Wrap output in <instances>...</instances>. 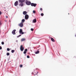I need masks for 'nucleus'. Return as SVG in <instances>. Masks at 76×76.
Wrapping results in <instances>:
<instances>
[{"instance_id": "obj_3", "label": "nucleus", "mask_w": 76, "mask_h": 76, "mask_svg": "<svg viewBox=\"0 0 76 76\" xmlns=\"http://www.w3.org/2000/svg\"><path fill=\"white\" fill-rule=\"evenodd\" d=\"M25 19H26L27 20L29 18V16L28 15L26 14L25 15Z\"/></svg>"}, {"instance_id": "obj_1", "label": "nucleus", "mask_w": 76, "mask_h": 76, "mask_svg": "<svg viewBox=\"0 0 76 76\" xmlns=\"http://www.w3.org/2000/svg\"><path fill=\"white\" fill-rule=\"evenodd\" d=\"M20 50L21 51H23V50H24V48L23 47V45H21L20 46Z\"/></svg>"}, {"instance_id": "obj_30", "label": "nucleus", "mask_w": 76, "mask_h": 76, "mask_svg": "<svg viewBox=\"0 0 76 76\" xmlns=\"http://www.w3.org/2000/svg\"><path fill=\"white\" fill-rule=\"evenodd\" d=\"M2 49V48L1 46H0V50H1Z\"/></svg>"}, {"instance_id": "obj_7", "label": "nucleus", "mask_w": 76, "mask_h": 76, "mask_svg": "<svg viewBox=\"0 0 76 76\" xmlns=\"http://www.w3.org/2000/svg\"><path fill=\"white\" fill-rule=\"evenodd\" d=\"M14 5L15 6H17L18 5V1H16L14 4Z\"/></svg>"}, {"instance_id": "obj_6", "label": "nucleus", "mask_w": 76, "mask_h": 76, "mask_svg": "<svg viewBox=\"0 0 76 76\" xmlns=\"http://www.w3.org/2000/svg\"><path fill=\"white\" fill-rule=\"evenodd\" d=\"M19 26H20V27H23V24L22 23H20L19 24Z\"/></svg>"}, {"instance_id": "obj_17", "label": "nucleus", "mask_w": 76, "mask_h": 76, "mask_svg": "<svg viewBox=\"0 0 76 76\" xmlns=\"http://www.w3.org/2000/svg\"><path fill=\"white\" fill-rule=\"evenodd\" d=\"M20 6H23V4L21 3H20V4H19Z\"/></svg>"}, {"instance_id": "obj_18", "label": "nucleus", "mask_w": 76, "mask_h": 76, "mask_svg": "<svg viewBox=\"0 0 76 76\" xmlns=\"http://www.w3.org/2000/svg\"><path fill=\"white\" fill-rule=\"evenodd\" d=\"M25 39H21V41H25Z\"/></svg>"}, {"instance_id": "obj_13", "label": "nucleus", "mask_w": 76, "mask_h": 76, "mask_svg": "<svg viewBox=\"0 0 76 76\" xmlns=\"http://www.w3.org/2000/svg\"><path fill=\"white\" fill-rule=\"evenodd\" d=\"M51 41H53V42H55V40H54V39H53V38L51 37Z\"/></svg>"}, {"instance_id": "obj_19", "label": "nucleus", "mask_w": 76, "mask_h": 76, "mask_svg": "<svg viewBox=\"0 0 76 76\" xmlns=\"http://www.w3.org/2000/svg\"><path fill=\"white\" fill-rule=\"evenodd\" d=\"M11 52H12V53H14L15 52V50H11Z\"/></svg>"}, {"instance_id": "obj_5", "label": "nucleus", "mask_w": 76, "mask_h": 76, "mask_svg": "<svg viewBox=\"0 0 76 76\" xmlns=\"http://www.w3.org/2000/svg\"><path fill=\"white\" fill-rule=\"evenodd\" d=\"M31 6H34V7H36V6H37V4L32 3L31 4Z\"/></svg>"}, {"instance_id": "obj_25", "label": "nucleus", "mask_w": 76, "mask_h": 76, "mask_svg": "<svg viewBox=\"0 0 76 76\" xmlns=\"http://www.w3.org/2000/svg\"><path fill=\"white\" fill-rule=\"evenodd\" d=\"M33 13H35V11L34 10L33 11Z\"/></svg>"}, {"instance_id": "obj_12", "label": "nucleus", "mask_w": 76, "mask_h": 76, "mask_svg": "<svg viewBox=\"0 0 76 76\" xmlns=\"http://www.w3.org/2000/svg\"><path fill=\"white\" fill-rule=\"evenodd\" d=\"M28 51V49H25L24 50V51L23 52V53L24 54H26V51Z\"/></svg>"}, {"instance_id": "obj_22", "label": "nucleus", "mask_w": 76, "mask_h": 76, "mask_svg": "<svg viewBox=\"0 0 76 76\" xmlns=\"http://www.w3.org/2000/svg\"><path fill=\"white\" fill-rule=\"evenodd\" d=\"M4 42H1V44H2V45H4Z\"/></svg>"}, {"instance_id": "obj_34", "label": "nucleus", "mask_w": 76, "mask_h": 76, "mask_svg": "<svg viewBox=\"0 0 76 76\" xmlns=\"http://www.w3.org/2000/svg\"><path fill=\"white\" fill-rule=\"evenodd\" d=\"M68 15H69V13H68Z\"/></svg>"}, {"instance_id": "obj_15", "label": "nucleus", "mask_w": 76, "mask_h": 76, "mask_svg": "<svg viewBox=\"0 0 76 76\" xmlns=\"http://www.w3.org/2000/svg\"><path fill=\"white\" fill-rule=\"evenodd\" d=\"M25 21V19H22V20L21 23H23V22H24Z\"/></svg>"}, {"instance_id": "obj_20", "label": "nucleus", "mask_w": 76, "mask_h": 76, "mask_svg": "<svg viewBox=\"0 0 76 76\" xmlns=\"http://www.w3.org/2000/svg\"><path fill=\"white\" fill-rule=\"evenodd\" d=\"M10 55V53H7V56H9Z\"/></svg>"}, {"instance_id": "obj_32", "label": "nucleus", "mask_w": 76, "mask_h": 76, "mask_svg": "<svg viewBox=\"0 0 76 76\" xmlns=\"http://www.w3.org/2000/svg\"><path fill=\"white\" fill-rule=\"evenodd\" d=\"M20 36H21V35H20L18 36V37H20Z\"/></svg>"}, {"instance_id": "obj_27", "label": "nucleus", "mask_w": 76, "mask_h": 76, "mask_svg": "<svg viewBox=\"0 0 76 76\" xmlns=\"http://www.w3.org/2000/svg\"><path fill=\"white\" fill-rule=\"evenodd\" d=\"M27 58H29L30 57L28 55L27 56Z\"/></svg>"}, {"instance_id": "obj_4", "label": "nucleus", "mask_w": 76, "mask_h": 76, "mask_svg": "<svg viewBox=\"0 0 76 76\" xmlns=\"http://www.w3.org/2000/svg\"><path fill=\"white\" fill-rule=\"evenodd\" d=\"M37 73H38V72L36 71H35L33 72V74L35 76V75H37Z\"/></svg>"}, {"instance_id": "obj_14", "label": "nucleus", "mask_w": 76, "mask_h": 76, "mask_svg": "<svg viewBox=\"0 0 76 76\" xmlns=\"http://www.w3.org/2000/svg\"><path fill=\"white\" fill-rule=\"evenodd\" d=\"M27 12H26V11H24L23 12V15H26V14H27Z\"/></svg>"}, {"instance_id": "obj_16", "label": "nucleus", "mask_w": 76, "mask_h": 76, "mask_svg": "<svg viewBox=\"0 0 76 76\" xmlns=\"http://www.w3.org/2000/svg\"><path fill=\"white\" fill-rule=\"evenodd\" d=\"M39 53V50H37V52H35V54H38Z\"/></svg>"}, {"instance_id": "obj_9", "label": "nucleus", "mask_w": 76, "mask_h": 76, "mask_svg": "<svg viewBox=\"0 0 76 76\" xmlns=\"http://www.w3.org/2000/svg\"><path fill=\"white\" fill-rule=\"evenodd\" d=\"M25 0H19V2H20V3H23V2H25Z\"/></svg>"}, {"instance_id": "obj_2", "label": "nucleus", "mask_w": 76, "mask_h": 76, "mask_svg": "<svg viewBox=\"0 0 76 76\" xmlns=\"http://www.w3.org/2000/svg\"><path fill=\"white\" fill-rule=\"evenodd\" d=\"M26 4L27 5H30L31 4V2L30 1H27L26 2Z\"/></svg>"}, {"instance_id": "obj_29", "label": "nucleus", "mask_w": 76, "mask_h": 76, "mask_svg": "<svg viewBox=\"0 0 76 76\" xmlns=\"http://www.w3.org/2000/svg\"><path fill=\"white\" fill-rule=\"evenodd\" d=\"M40 10L41 11H42V9L41 8L40 9Z\"/></svg>"}, {"instance_id": "obj_10", "label": "nucleus", "mask_w": 76, "mask_h": 76, "mask_svg": "<svg viewBox=\"0 0 76 76\" xmlns=\"http://www.w3.org/2000/svg\"><path fill=\"white\" fill-rule=\"evenodd\" d=\"M33 23H36L37 22V19H35L33 20Z\"/></svg>"}, {"instance_id": "obj_8", "label": "nucleus", "mask_w": 76, "mask_h": 76, "mask_svg": "<svg viewBox=\"0 0 76 76\" xmlns=\"http://www.w3.org/2000/svg\"><path fill=\"white\" fill-rule=\"evenodd\" d=\"M16 31V30L15 29L12 32V34L13 35H15V34H16V33H15Z\"/></svg>"}, {"instance_id": "obj_11", "label": "nucleus", "mask_w": 76, "mask_h": 76, "mask_svg": "<svg viewBox=\"0 0 76 76\" xmlns=\"http://www.w3.org/2000/svg\"><path fill=\"white\" fill-rule=\"evenodd\" d=\"M22 32H23V31H22V29H20L19 31V33L20 34H21Z\"/></svg>"}, {"instance_id": "obj_26", "label": "nucleus", "mask_w": 76, "mask_h": 76, "mask_svg": "<svg viewBox=\"0 0 76 76\" xmlns=\"http://www.w3.org/2000/svg\"><path fill=\"white\" fill-rule=\"evenodd\" d=\"M22 66H23L22 65H20V67H22Z\"/></svg>"}, {"instance_id": "obj_23", "label": "nucleus", "mask_w": 76, "mask_h": 76, "mask_svg": "<svg viewBox=\"0 0 76 76\" xmlns=\"http://www.w3.org/2000/svg\"><path fill=\"white\" fill-rule=\"evenodd\" d=\"M7 51H10V49L9 48H7Z\"/></svg>"}, {"instance_id": "obj_33", "label": "nucleus", "mask_w": 76, "mask_h": 76, "mask_svg": "<svg viewBox=\"0 0 76 76\" xmlns=\"http://www.w3.org/2000/svg\"><path fill=\"white\" fill-rule=\"evenodd\" d=\"M75 37H76V34L75 35Z\"/></svg>"}, {"instance_id": "obj_24", "label": "nucleus", "mask_w": 76, "mask_h": 76, "mask_svg": "<svg viewBox=\"0 0 76 76\" xmlns=\"http://www.w3.org/2000/svg\"><path fill=\"white\" fill-rule=\"evenodd\" d=\"M31 31H34V29L31 28Z\"/></svg>"}, {"instance_id": "obj_31", "label": "nucleus", "mask_w": 76, "mask_h": 76, "mask_svg": "<svg viewBox=\"0 0 76 76\" xmlns=\"http://www.w3.org/2000/svg\"><path fill=\"white\" fill-rule=\"evenodd\" d=\"M24 34V33L23 32H22V33H21V34Z\"/></svg>"}, {"instance_id": "obj_28", "label": "nucleus", "mask_w": 76, "mask_h": 76, "mask_svg": "<svg viewBox=\"0 0 76 76\" xmlns=\"http://www.w3.org/2000/svg\"><path fill=\"white\" fill-rule=\"evenodd\" d=\"M1 15V11H0V16Z\"/></svg>"}, {"instance_id": "obj_21", "label": "nucleus", "mask_w": 76, "mask_h": 76, "mask_svg": "<svg viewBox=\"0 0 76 76\" xmlns=\"http://www.w3.org/2000/svg\"><path fill=\"white\" fill-rule=\"evenodd\" d=\"M41 15L42 16H44V14L43 13H41Z\"/></svg>"}]
</instances>
